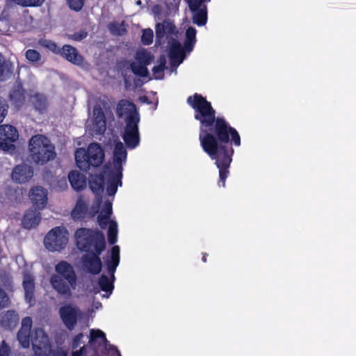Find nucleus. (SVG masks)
I'll return each mask as SVG.
<instances>
[{
  "instance_id": "nucleus-21",
  "label": "nucleus",
  "mask_w": 356,
  "mask_h": 356,
  "mask_svg": "<svg viewBox=\"0 0 356 356\" xmlns=\"http://www.w3.org/2000/svg\"><path fill=\"white\" fill-rule=\"evenodd\" d=\"M62 55L68 61L76 65H81L83 61V57L78 53L76 49L70 45L63 46Z\"/></svg>"
},
{
  "instance_id": "nucleus-2",
  "label": "nucleus",
  "mask_w": 356,
  "mask_h": 356,
  "mask_svg": "<svg viewBox=\"0 0 356 356\" xmlns=\"http://www.w3.org/2000/svg\"><path fill=\"white\" fill-rule=\"evenodd\" d=\"M75 238L78 248L88 252L83 256V267L89 272L97 274L102 268V262L98 254L105 248L104 235L88 229L81 228L76 232Z\"/></svg>"
},
{
  "instance_id": "nucleus-31",
  "label": "nucleus",
  "mask_w": 356,
  "mask_h": 356,
  "mask_svg": "<svg viewBox=\"0 0 356 356\" xmlns=\"http://www.w3.org/2000/svg\"><path fill=\"white\" fill-rule=\"evenodd\" d=\"M120 261V248L117 245L112 248L111 260L108 264L109 272L113 275Z\"/></svg>"
},
{
  "instance_id": "nucleus-17",
  "label": "nucleus",
  "mask_w": 356,
  "mask_h": 356,
  "mask_svg": "<svg viewBox=\"0 0 356 356\" xmlns=\"http://www.w3.org/2000/svg\"><path fill=\"white\" fill-rule=\"evenodd\" d=\"M32 325V320L29 317L24 318L22 321V327L18 332L17 339L24 348H27L30 344V332Z\"/></svg>"
},
{
  "instance_id": "nucleus-35",
  "label": "nucleus",
  "mask_w": 356,
  "mask_h": 356,
  "mask_svg": "<svg viewBox=\"0 0 356 356\" xmlns=\"http://www.w3.org/2000/svg\"><path fill=\"white\" fill-rule=\"evenodd\" d=\"M99 284L101 289L106 292H111L113 289L112 283L109 281L108 278L105 275H102L101 277V278L99 279Z\"/></svg>"
},
{
  "instance_id": "nucleus-15",
  "label": "nucleus",
  "mask_w": 356,
  "mask_h": 356,
  "mask_svg": "<svg viewBox=\"0 0 356 356\" xmlns=\"http://www.w3.org/2000/svg\"><path fill=\"white\" fill-rule=\"evenodd\" d=\"M33 204L38 209L44 207L47 202V191L42 186H35L29 192Z\"/></svg>"
},
{
  "instance_id": "nucleus-41",
  "label": "nucleus",
  "mask_w": 356,
  "mask_h": 356,
  "mask_svg": "<svg viewBox=\"0 0 356 356\" xmlns=\"http://www.w3.org/2000/svg\"><path fill=\"white\" fill-rule=\"evenodd\" d=\"M9 303V298L6 293V292L0 289V309H3L5 307H7Z\"/></svg>"
},
{
  "instance_id": "nucleus-1",
  "label": "nucleus",
  "mask_w": 356,
  "mask_h": 356,
  "mask_svg": "<svg viewBox=\"0 0 356 356\" xmlns=\"http://www.w3.org/2000/svg\"><path fill=\"white\" fill-rule=\"evenodd\" d=\"M188 102L197 110L195 118L201 122V144L212 159H216L220 147L213 134H217L219 140H222V121L218 119L215 122L214 111L210 104L201 96L195 95L193 97H190Z\"/></svg>"
},
{
  "instance_id": "nucleus-56",
  "label": "nucleus",
  "mask_w": 356,
  "mask_h": 356,
  "mask_svg": "<svg viewBox=\"0 0 356 356\" xmlns=\"http://www.w3.org/2000/svg\"><path fill=\"white\" fill-rule=\"evenodd\" d=\"M136 3H137L138 5H140V4H141V1L138 0V1L136 2Z\"/></svg>"
},
{
  "instance_id": "nucleus-54",
  "label": "nucleus",
  "mask_w": 356,
  "mask_h": 356,
  "mask_svg": "<svg viewBox=\"0 0 356 356\" xmlns=\"http://www.w3.org/2000/svg\"><path fill=\"white\" fill-rule=\"evenodd\" d=\"M98 210L96 208L92 207V211L90 212V213L93 216L96 213H97Z\"/></svg>"
},
{
  "instance_id": "nucleus-45",
  "label": "nucleus",
  "mask_w": 356,
  "mask_h": 356,
  "mask_svg": "<svg viewBox=\"0 0 356 356\" xmlns=\"http://www.w3.org/2000/svg\"><path fill=\"white\" fill-rule=\"evenodd\" d=\"M118 24H112L110 25V30L111 32H113L114 34L117 35H122L124 32L125 31V29L120 26V27L118 28Z\"/></svg>"
},
{
  "instance_id": "nucleus-28",
  "label": "nucleus",
  "mask_w": 356,
  "mask_h": 356,
  "mask_svg": "<svg viewBox=\"0 0 356 356\" xmlns=\"http://www.w3.org/2000/svg\"><path fill=\"white\" fill-rule=\"evenodd\" d=\"M234 152V151L232 147L227 148L224 145V183L229 172L228 169L232 161Z\"/></svg>"
},
{
  "instance_id": "nucleus-36",
  "label": "nucleus",
  "mask_w": 356,
  "mask_h": 356,
  "mask_svg": "<svg viewBox=\"0 0 356 356\" xmlns=\"http://www.w3.org/2000/svg\"><path fill=\"white\" fill-rule=\"evenodd\" d=\"M141 40L145 44H151L153 40V31L149 29L143 30Z\"/></svg>"
},
{
  "instance_id": "nucleus-51",
  "label": "nucleus",
  "mask_w": 356,
  "mask_h": 356,
  "mask_svg": "<svg viewBox=\"0 0 356 356\" xmlns=\"http://www.w3.org/2000/svg\"><path fill=\"white\" fill-rule=\"evenodd\" d=\"M124 79L126 88H127L130 87L131 86V81L129 79V76H128L127 74H125L124 76Z\"/></svg>"
},
{
  "instance_id": "nucleus-22",
  "label": "nucleus",
  "mask_w": 356,
  "mask_h": 356,
  "mask_svg": "<svg viewBox=\"0 0 356 356\" xmlns=\"http://www.w3.org/2000/svg\"><path fill=\"white\" fill-rule=\"evenodd\" d=\"M19 321L18 316L14 311H6L0 315V323L6 328L15 327Z\"/></svg>"
},
{
  "instance_id": "nucleus-4",
  "label": "nucleus",
  "mask_w": 356,
  "mask_h": 356,
  "mask_svg": "<svg viewBox=\"0 0 356 356\" xmlns=\"http://www.w3.org/2000/svg\"><path fill=\"white\" fill-rule=\"evenodd\" d=\"M116 113L120 118H125L126 128L123 138L128 147L134 148L139 143V115L135 105L127 100L122 99L118 104Z\"/></svg>"
},
{
  "instance_id": "nucleus-37",
  "label": "nucleus",
  "mask_w": 356,
  "mask_h": 356,
  "mask_svg": "<svg viewBox=\"0 0 356 356\" xmlns=\"http://www.w3.org/2000/svg\"><path fill=\"white\" fill-rule=\"evenodd\" d=\"M26 58L31 62H38L40 60L41 56L39 52L33 49H29L26 52Z\"/></svg>"
},
{
  "instance_id": "nucleus-47",
  "label": "nucleus",
  "mask_w": 356,
  "mask_h": 356,
  "mask_svg": "<svg viewBox=\"0 0 356 356\" xmlns=\"http://www.w3.org/2000/svg\"><path fill=\"white\" fill-rule=\"evenodd\" d=\"M9 23L5 18H0V32L5 33L8 31Z\"/></svg>"
},
{
  "instance_id": "nucleus-11",
  "label": "nucleus",
  "mask_w": 356,
  "mask_h": 356,
  "mask_svg": "<svg viewBox=\"0 0 356 356\" xmlns=\"http://www.w3.org/2000/svg\"><path fill=\"white\" fill-rule=\"evenodd\" d=\"M19 137L17 129L9 124L0 126V149L3 151L14 149L13 143Z\"/></svg>"
},
{
  "instance_id": "nucleus-32",
  "label": "nucleus",
  "mask_w": 356,
  "mask_h": 356,
  "mask_svg": "<svg viewBox=\"0 0 356 356\" xmlns=\"http://www.w3.org/2000/svg\"><path fill=\"white\" fill-rule=\"evenodd\" d=\"M9 96L15 104H21L24 99V90L20 86H17L12 90Z\"/></svg>"
},
{
  "instance_id": "nucleus-48",
  "label": "nucleus",
  "mask_w": 356,
  "mask_h": 356,
  "mask_svg": "<svg viewBox=\"0 0 356 356\" xmlns=\"http://www.w3.org/2000/svg\"><path fill=\"white\" fill-rule=\"evenodd\" d=\"M0 356H10V348L5 341H3L0 347Z\"/></svg>"
},
{
  "instance_id": "nucleus-18",
  "label": "nucleus",
  "mask_w": 356,
  "mask_h": 356,
  "mask_svg": "<svg viewBox=\"0 0 356 356\" xmlns=\"http://www.w3.org/2000/svg\"><path fill=\"white\" fill-rule=\"evenodd\" d=\"M41 220V215L36 209L28 210L22 219V226L24 228L31 229L36 227Z\"/></svg>"
},
{
  "instance_id": "nucleus-19",
  "label": "nucleus",
  "mask_w": 356,
  "mask_h": 356,
  "mask_svg": "<svg viewBox=\"0 0 356 356\" xmlns=\"http://www.w3.org/2000/svg\"><path fill=\"white\" fill-rule=\"evenodd\" d=\"M32 345L39 350L47 349L49 344L48 337L42 329H35L31 337Z\"/></svg>"
},
{
  "instance_id": "nucleus-34",
  "label": "nucleus",
  "mask_w": 356,
  "mask_h": 356,
  "mask_svg": "<svg viewBox=\"0 0 356 356\" xmlns=\"http://www.w3.org/2000/svg\"><path fill=\"white\" fill-rule=\"evenodd\" d=\"M18 5L28 6H39L44 0H12Z\"/></svg>"
},
{
  "instance_id": "nucleus-6",
  "label": "nucleus",
  "mask_w": 356,
  "mask_h": 356,
  "mask_svg": "<svg viewBox=\"0 0 356 356\" xmlns=\"http://www.w3.org/2000/svg\"><path fill=\"white\" fill-rule=\"evenodd\" d=\"M29 158L37 165H44L56 157L55 147L43 135L32 136L29 143Z\"/></svg>"
},
{
  "instance_id": "nucleus-16",
  "label": "nucleus",
  "mask_w": 356,
  "mask_h": 356,
  "mask_svg": "<svg viewBox=\"0 0 356 356\" xmlns=\"http://www.w3.org/2000/svg\"><path fill=\"white\" fill-rule=\"evenodd\" d=\"M228 143H230L231 145L239 147L241 145V136L236 129L231 127L224 120V145L227 148H229Z\"/></svg>"
},
{
  "instance_id": "nucleus-5",
  "label": "nucleus",
  "mask_w": 356,
  "mask_h": 356,
  "mask_svg": "<svg viewBox=\"0 0 356 356\" xmlns=\"http://www.w3.org/2000/svg\"><path fill=\"white\" fill-rule=\"evenodd\" d=\"M50 284L58 295L69 299L72 290L76 286V276L72 266L66 261H60L56 266V273L50 279Z\"/></svg>"
},
{
  "instance_id": "nucleus-20",
  "label": "nucleus",
  "mask_w": 356,
  "mask_h": 356,
  "mask_svg": "<svg viewBox=\"0 0 356 356\" xmlns=\"http://www.w3.org/2000/svg\"><path fill=\"white\" fill-rule=\"evenodd\" d=\"M114 165L118 171L121 170L122 163L127 159V151L123 143L120 141L117 142L113 152Z\"/></svg>"
},
{
  "instance_id": "nucleus-57",
  "label": "nucleus",
  "mask_w": 356,
  "mask_h": 356,
  "mask_svg": "<svg viewBox=\"0 0 356 356\" xmlns=\"http://www.w3.org/2000/svg\"><path fill=\"white\" fill-rule=\"evenodd\" d=\"M157 8H158V6H155V7L154 8V10H156V9H157Z\"/></svg>"
},
{
  "instance_id": "nucleus-49",
  "label": "nucleus",
  "mask_w": 356,
  "mask_h": 356,
  "mask_svg": "<svg viewBox=\"0 0 356 356\" xmlns=\"http://www.w3.org/2000/svg\"><path fill=\"white\" fill-rule=\"evenodd\" d=\"M86 351L85 346H83L79 350H73L72 356H86Z\"/></svg>"
},
{
  "instance_id": "nucleus-53",
  "label": "nucleus",
  "mask_w": 356,
  "mask_h": 356,
  "mask_svg": "<svg viewBox=\"0 0 356 356\" xmlns=\"http://www.w3.org/2000/svg\"><path fill=\"white\" fill-rule=\"evenodd\" d=\"M216 165H217L218 168H219L220 178L222 179V168L220 167V163L218 161H216Z\"/></svg>"
},
{
  "instance_id": "nucleus-43",
  "label": "nucleus",
  "mask_w": 356,
  "mask_h": 356,
  "mask_svg": "<svg viewBox=\"0 0 356 356\" xmlns=\"http://www.w3.org/2000/svg\"><path fill=\"white\" fill-rule=\"evenodd\" d=\"M40 44L42 46L47 47L53 51H56L57 50L56 44L54 42H52L49 40H46V39L41 40H40Z\"/></svg>"
},
{
  "instance_id": "nucleus-9",
  "label": "nucleus",
  "mask_w": 356,
  "mask_h": 356,
  "mask_svg": "<svg viewBox=\"0 0 356 356\" xmlns=\"http://www.w3.org/2000/svg\"><path fill=\"white\" fill-rule=\"evenodd\" d=\"M112 211V204L111 202L108 200H106L102 209L100 211V213L98 216V222L99 226L104 229L107 226L108 223V240L111 244H114L116 241V237L118 234V229H117V223L114 221H109V217Z\"/></svg>"
},
{
  "instance_id": "nucleus-50",
  "label": "nucleus",
  "mask_w": 356,
  "mask_h": 356,
  "mask_svg": "<svg viewBox=\"0 0 356 356\" xmlns=\"http://www.w3.org/2000/svg\"><path fill=\"white\" fill-rule=\"evenodd\" d=\"M83 338L82 334H79L73 340L72 349L74 350L79 346V342Z\"/></svg>"
},
{
  "instance_id": "nucleus-7",
  "label": "nucleus",
  "mask_w": 356,
  "mask_h": 356,
  "mask_svg": "<svg viewBox=\"0 0 356 356\" xmlns=\"http://www.w3.org/2000/svg\"><path fill=\"white\" fill-rule=\"evenodd\" d=\"M75 159L79 168L86 171L91 166L100 165L104 159V152L102 147L96 143H91L87 149H78L75 152Z\"/></svg>"
},
{
  "instance_id": "nucleus-55",
  "label": "nucleus",
  "mask_w": 356,
  "mask_h": 356,
  "mask_svg": "<svg viewBox=\"0 0 356 356\" xmlns=\"http://www.w3.org/2000/svg\"><path fill=\"white\" fill-rule=\"evenodd\" d=\"M100 202H101L100 198L98 196H97V197H96V204H97V208H99L100 207L99 206Z\"/></svg>"
},
{
  "instance_id": "nucleus-13",
  "label": "nucleus",
  "mask_w": 356,
  "mask_h": 356,
  "mask_svg": "<svg viewBox=\"0 0 356 356\" xmlns=\"http://www.w3.org/2000/svg\"><path fill=\"white\" fill-rule=\"evenodd\" d=\"M59 312L63 323L70 330L74 328L77 320L82 316L76 307L70 305L61 307Z\"/></svg>"
},
{
  "instance_id": "nucleus-3",
  "label": "nucleus",
  "mask_w": 356,
  "mask_h": 356,
  "mask_svg": "<svg viewBox=\"0 0 356 356\" xmlns=\"http://www.w3.org/2000/svg\"><path fill=\"white\" fill-rule=\"evenodd\" d=\"M179 33L170 20H164L156 25V43L161 44L166 40L170 46V58L172 65L177 67L185 58L182 45L177 40Z\"/></svg>"
},
{
  "instance_id": "nucleus-24",
  "label": "nucleus",
  "mask_w": 356,
  "mask_h": 356,
  "mask_svg": "<svg viewBox=\"0 0 356 356\" xmlns=\"http://www.w3.org/2000/svg\"><path fill=\"white\" fill-rule=\"evenodd\" d=\"M72 186L76 190L82 189L86 186V177L77 171H72L68 175Z\"/></svg>"
},
{
  "instance_id": "nucleus-40",
  "label": "nucleus",
  "mask_w": 356,
  "mask_h": 356,
  "mask_svg": "<svg viewBox=\"0 0 356 356\" xmlns=\"http://www.w3.org/2000/svg\"><path fill=\"white\" fill-rule=\"evenodd\" d=\"M70 7L76 10H80L83 6V0H67Z\"/></svg>"
},
{
  "instance_id": "nucleus-26",
  "label": "nucleus",
  "mask_w": 356,
  "mask_h": 356,
  "mask_svg": "<svg viewBox=\"0 0 356 356\" xmlns=\"http://www.w3.org/2000/svg\"><path fill=\"white\" fill-rule=\"evenodd\" d=\"M196 30L193 27H188L186 32V40L184 47H182L183 51L186 55V52H191L193 49L196 40Z\"/></svg>"
},
{
  "instance_id": "nucleus-8",
  "label": "nucleus",
  "mask_w": 356,
  "mask_h": 356,
  "mask_svg": "<svg viewBox=\"0 0 356 356\" xmlns=\"http://www.w3.org/2000/svg\"><path fill=\"white\" fill-rule=\"evenodd\" d=\"M68 243V232L64 227L51 229L44 239V244L49 251H60Z\"/></svg>"
},
{
  "instance_id": "nucleus-30",
  "label": "nucleus",
  "mask_w": 356,
  "mask_h": 356,
  "mask_svg": "<svg viewBox=\"0 0 356 356\" xmlns=\"http://www.w3.org/2000/svg\"><path fill=\"white\" fill-rule=\"evenodd\" d=\"M104 177L102 175L92 176L90 179V186L91 190L98 195L103 191Z\"/></svg>"
},
{
  "instance_id": "nucleus-42",
  "label": "nucleus",
  "mask_w": 356,
  "mask_h": 356,
  "mask_svg": "<svg viewBox=\"0 0 356 356\" xmlns=\"http://www.w3.org/2000/svg\"><path fill=\"white\" fill-rule=\"evenodd\" d=\"M91 340H95L97 338H100L103 341H106V337L104 333L100 330H92L90 331Z\"/></svg>"
},
{
  "instance_id": "nucleus-25",
  "label": "nucleus",
  "mask_w": 356,
  "mask_h": 356,
  "mask_svg": "<svg viewBox=\"0 0 356 356\" xmlns=\"http://www.w3.org/2000/svg\"><path fill=\"white\" fill-rule=\"evenodd\" d=\"M23 286L25 291V298L29 302H31L35 289L34 280L31 275L25 274L23 280Z\"/></svg>"
},
{
  "instance_id": "nucleus-12",
  "label": "nucleus",
  "mask_w": 356,
  "mask_h": 356,
  "mask_svg": "<svg viewBox=\"0 0 356 356\" xmlns=\"http://www.w3.org/2000/svg\"><path fill=\"white\" fill-rule=\"evenodd\" d=\"M87 127L96 134H102L106 129L104 113L99 105H96L93 109L92 117L88 122Z\"/></svg>"
},
{
  "instance_id": "nucleus-46",
  "label": "nucleus",
  "mask_w": 356,
  "mask_h": 356,
  "mask_svg": "<svg viewBox=\"0 0 356 356\" xmlns=\"http://www.w3.org/2000/svg\"><path fill=\"white\" fill-rule=\"evenodd\" d=\"M87 35V33L84 31H81L78 33H75L73 35H71L70 38H71L73 40L80 41L83 39H84Z\"/></svg>"
},
{
  "instance_id": "nucleus-23",
  "label": "nucleus",
  "mask_w": 356,
  "mask_h": 356,
  "mask_svg": "<svg viewBox=\"0 0 356 356\" xmlns=\"http://www.w3.org/2000/svg\"><path fill=\"white\" fill-rule=\"evenodd\" d=\"M13 70L12 63L6 60L0 53V81H4L10 77L13 73Z\"/></svg>"
},
{
  "instance_id": "nucleus-44",
  "label": "nucleus",
  "mask_w": 356,
  "mask_h": 356,
  "mask_svg": "<svg viewBox=\"0 0 356 356\" xmlns=\"http://www.w3.org/2000/svg\"><path fill=\"white\" fill-rule=\"evenodd\" d=\"M54 187L57 188L60 191L65 190L67 187V184L65 178L64 177L58 178L56 184H54Z\"/></svg>"
},
{
  "instance_id": "nucleus-29",
  "label": "nucleus",
  "mask_w": 356,
  "mask_h": 356,
  "mask_svg": "<svg viewBox=\"0 0 356 356\" xmlns=\"http://www.w3.org/2000/svg\"><path fill=\"white\" fill-rule=\"evenodd\" d=\"M31 102L35 108L40 111L46 110L48 106L47 98L42 94L36 93L33 95L31 97Z\"/></svg>"
},
{
  "instance_id": "nucleus-52",
  "label": "nucleus",
  "mask_w": 356,
  "mask_h": 356,
  "mask_svg": "<svg viewBox=\"0 0 356 356\" xmlns=\"http://www.w3.org/2000/svg\"><path fill=\"white\" fill-rule=\"evenodd\" d=\"M54 356H67V353L63 350H58L54 353Z\"/></svg>"
},
{
  "instance_id": "nucleus-14",
  "label": "nucleus",
  "mask_w": 356,
  "mask_h": 356,
  "mask_svg": "<svg viewBox=\"0 0 356 356\" xmlns=\"http://www.w3.org/2000/svg\"><path fill=\"white\" fill-rule=\"evenodd\" d=\"M33 169L28 165L22 164L16 166L12 173V179L19 184L25 183L33 177Z\"/></svg>"
},
{
  "instance_id": "nucleus-27",
  "label": "nucleus",
  "mask_w": 356,
  "mask_h": 356,
  "mask_svg": "<svg viewBox=\"0 0 356 356\" xmlns=\"http://www.w3.org/2000/svg\"><path fill=\"white\" fill-rule=\"evenodd\" d=\"M88 211V206L85 201L79 197L76 202L74 209L72 211V217L74 219L81 218L85 216Z\"/></svg>"
},
{
  "instance_id": "nucleus-39",
  "label": "nucleus",
  "mask_w": 356,
  "mask_h": 356,
  "mask_svg": "<svg viewBox=\"0 0 356 356\" xmlns=\"http://www.w3.org/2000/svg\"><path fill=\"white\" fill-rule=\"evenodd\" d=\"M164 65H165V60H163V63H161L159 65L154 67L153 68V75L155 79H162L163 76V70H164Z\"/></svg>"
},
{
  "instance_id": "nucleus-10",
  "label": "nucleus",
  "mask_w": 356,
  "mask_h": 356,
  "mask_svg": "<svg viewBox=\"0 0 356 356\" xmlns=\"http://www.w3.org/2000/svg\"><path fill=\"white\" fill-rule=\"evenodd\" d=\"M154 58V56L146 49L138 50L135 56L136 61L130 65L132 72L140 76H147L148 71L146 66L152 63Z\"/></svg>"
},
{
  "instance_id": "nucleus-33",
  "label": "nucleus",
  "mask_w": 356,
  "mask_h": 356,
  "mask_svg": "<svg viewBox=\"0 0 356 356\" xmlns=\"http://www.w3.org/2000/svg\"><path fill=\"white\" fill-rule=\"evenodd\" d=\"M119 180V177L115 175H112L110 177L109 182L107 186V193L109 195H113L115 193L118 188V181Z\"/></svg>"
},
{
  "instance_id": "nucleus-38",
  "label": "nucleus",
  "mask_w": 356,
  "mask_h": 356,
  "mask_svg": "<svg viewBox=\"0 0 356 356\" xmlns=\"http://www.w3.org/2000/svg\"><path fill=\"white\" fill-rule=\"evenodd\" d=\"M8 106L6 101L0 97V123L3 122L7 115Z\"/></svg>"
}]
</instances>
